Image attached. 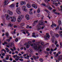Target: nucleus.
<instances>
[{"label": "nucleus", "instance_id": "1", "mask_svg": "<svg viewBox=\"0 0 62 62\" xmlns=\"http://www.w3.org/2000/svg\"><path fill=\"white\" fill-rule=\"evenodd\" d=\"M31 41H29L27 43H25L24 45H26V48H29V46L31 45Z\"/></svg>", "mask_w": 62, "mask_h": 62}, {"label": "nucleus", "instance_id": "2", "mask_svg": "<svg viewBox=\"0 0 62 62\" xmlns=\"http://www.w3.org/2000/svg\"><path fill=\"white\" fill-rule=\"evenodd\" d=\"M31 41H29L27 43H25L24 45H26V48H29V46L31 45Z\"/></svg>", "mask_w": 62, "mask_h": 62}, {"label": "nucleus", "instance_id": "3", "mask_svg": "<svg viewBox=\"0 0 62 62\" xmlns=\"http://www.w3.org/2000/svg\"><path fill=\"white\" fill-rule=\"evenodd\" d=\"M23 18V15H20L18 17L17 21L18 22H20L22 19Z\"/></svg>", "mask_w": 62, "mask_h": 62}, {"label": "nucleus", "instance_id": "4", "mask_svg": "<svg viewBox=\"0 0 62 62\" xmlns=\"http://www.w3.org/2000/svg\"><path fill=\"white\" fill-rule=\"evenodd\" d=\"M42 48L41 46L39 45H38V48L37 49V50H40L39 52H41L42 51V50H41V49Z\"/></svg>", "mask_w": 62, "mask_h": 62}, {"label": "nucleus", "instance_id": "5", "mask_svg": "<svg viewBox=\"0 0 62 62\" xmlns=\"http://www.w3.org/2000/svg\"><path fill=\"white\" fill-rule=\"evenodd\" d=\"M39 23L40 25H45L44 22L43 20L39 21Z\"/></svg>", "mask_w": 62, "mask_h": 62}, {"label": "nucleus", "instance_id": "6", "mask_svg": "<svg viewBox=\"0 0 62 62\" xmlns=\"http://www.w3.org/2000/svg\"><path fill=\"white\" fill-rule=\"evenodd\" d=\"M50 37V36L49 35V33H47L46 34V37H45V39L46 40H48V39H49Z\"/></svg>", "mask_w": 62, "mask_h": 62}, {"label": "nucleus", "instance_id": "7", "mask_svg": "<svg viewBox=\"0 0 62 62\" xmlns=\"http://www.w3.org/2000/svg\"><path fill=\"white\" fill-rule=\"evenodd\" d=\"M3 51H4L5 53H6V50L4 49H3L1 51V52H2L1 53V54L2 55H3V56H5V53L3 52Z\"/></svg>", "mask_w": 62, "mask_h": 62}, {"label": "nucleus", "instance_id": "8", "mask_svg": "<svg viewBox=\"0 0 62 62\" xmlns=\"http://www.w3.org/2000/svg\"><path fill=\"white\" fill-rule=\"evenodd\" d=\"M10 18H11V22H16V18L14 17H11Z\"/></svg>", "mask_w": 62, "mask_h": 62}, {"label": "nucleus", "instance_id": "9", "mask_svg": "<svg viewBox=\"0 0 62 62\" xmlns=\"http://www.w3.org/2000/svg\"><path fill=\"white\" fill-rule=\"evenodd\" d=\"M7 13L8 14H9V15H12L13 14V13L9 10L7 11Z\"/></svg>", "mask_w": 62, "mask_h": 62}, {"label": "nucleus", "instance_id": "10", "mask_svg": "<svg viewBox=\"0 0 62 62\" xmlns=\"http://www.w3.org/2000/svg\"><path fill=\"white\" fill-rule=\"evenodd\" d=\"M37 28L38 30H39L41 29V27L40 26L39 24L37 25Z\"/></svg>", "mask_w": 62, "mask_h": 62}, {"label": "nucleus", "instance_id": "11", "mask_svg": "<svg viewBox=\"0 0 62 62\" xmlns=\"http://www.w3.org/2000/svg\"><path fill=\"white\" fill-rule=\"evenodd\" d=\"M32 7H33V8H38L37 6L35 4H32Z\"/></svg>", "mask_w": 62, "mask_h": 62}, {"label": "nucleus", "instance_id": "12", "mask_svg": "<svg viewBox=\"0 0 62 62\" xmlns=\"http://www.w3.org/2000/svg\"><path fill=\"white\" fill-rule=\"evenodd\" d=\"M9 3V2H8V1H6L4 2V3H3V4L4 5H6L8 4Z\"/></svg>", "mask_w": 62, "mask_h": 62}, {"label": "nucleus", "instance_id": "13", "mask_svg": "<svg viewBox=\"0 0 62 62\" xmlns=\"http://www.w3.org/2000/svg\"><path fill=\"white\" fill-rule=\"evenodd\" d=\"M26 18H27V20L29 19V16L28 15H26Z\"/></svg>", "mask_w": 62, "mask_h": 62}, {"label": "nucleus", "instance_id": "14", "mask_svg": "<svg viewBox=\"0 0 62 62\" xmlns=\"http://www.w3.org/2000/svg\"><path fill=\"white\" fill-rule=\"evenodd\" d=\"M27 6L28 8H31V5L29 3L27 4Z\"/></svg>", "mask_w": 62, "mask_h": 62}, {"label": "nucleus", "instance_id": "15", "mask_svg": "<svg viewBox=\"0 0 62 62\" xmlns=\"http://www.w3.org/2000/svg\"><path fill=\"white\" fill-rule=\"evenodd\" d=\"M54 36H55V37H56L57 38H58L59 36V34H54Z\"/></svg>", "mask_w": 62, "mask_h": 62}, {"label": "nucleus", "instance_id": "16", "mask_svg": "<svg viewBox=\"0 0 62 62\" xmlns=\"http://www.w3.org/2000/svg\"><path fill=\"white\" fill-rule=\"evenodd\" d=\"M38 20H37L36 21H35L34 23L32 24L33 26H34V24H36V23H38Z\"/></svg>", "mask_w": 62, "mask_h": 62}, {"label": "nucleus", "instance_id": "17", "mask_svg": "<svg viewBox=\"0 0 62 62\" xmlns=\"http://www.w3.org/2000/svg\"><path fill=\"white\" fill-rule=\"evenodd\" d=\"M15 7L14 5V4H13L10 5V8H14Z\"/></svg>", "mask_w": 62, "mask_h": 62}, {"label": "nucleus", "instance_id": "18", "mask_svg": "<svg viewBox=\"0 0 62 62\" xmlns=\"http://www.w3.org/2000/svg\"><path fill=\"white\" fill-rule=\"evenodd\" d=\"M47 7H48V8L49 9H50V10L52 9V8H51L49 5H48L47 6Z\"/></svg>", "mask_w": 62, "mask_h": 62}, {"label": "nucleus", "instance_id": "19", "mask_svg": "<svg viewBox=\"0 0 62 62\" xmlns=\"http://www.w3.org/2000/svg\"><path fill=\"white\" fill-rule=\"evenodd\" d=\"M25 31H26V33H27V34H28L27 35V36H30V33H29V32H28V31H27V30H25Z\"/></svg>", "mask_w": 62, "mask_h": 62}, {"label": "nucleus", "instance_id": "20", "mask_svg": "<svg viewBox=\"0 0 62 62\" xmlns=\"http://www.w3.org/2000/svg\"><path fill=\"white\" fill-rule=\"evenodd\" d=\"M21 5H23V4H25L26 3L25 2V1H21Z\"/></svg>", "mask_w": 62, "mask_h": 62}, {"label": "nucleus", "instance_id": "21", "mask_svg": "<svg viewBox=\"0 0 62 62\" xmlns=\"http://www.w3.org/2000/svg\"><path fill=\"white\" fill-rule=\"evenodd\" d=\"M5 36H6L7 38H8V32H7L5 34Z\"/></svg>", "mask_w": 62, "mask_h": 62}, {"label": "nucleus", "instance_id": "22", "mask_svg": "<svg viewBox=\"0 0 62 62\" xmlns=\"http://www.w3.org/2000/svg\"><path fill=\"white\" fill-rule=\"evenodd\" d=\"M21 10V8H17L16 9V11H20Z\"/></svg>", "mask_w": 62, "mask_h": 62}, {"label": "nucleus", "instance_id": "23", "mask_svg": "<svg viewBox=\"0 0 62 62\" xmlns=\"http://www.w3.org/2000/svg\"><path fill=\"white\" fill-rule=\"evenodd\" d=\"M34 48L35 50H37V49H38V46L37 47V46H36L34 47Z\"/></svg>", "mask_w": 62, "mask_h": 62}, {"label": "nucleus", "instance_id": "24", "mask_svg": "<svg viewBox=\"0 0 62 62\" xmlns=\"http://www.w3.org/2000/svg\"><path fill=\"white\" fill-rule=\"evenodd\" d=\"M32 36H33L34 38H36V36H35V33H32Z\"/></svg>", "mask_w": 62, "mask_h": 62}, {"label": "nucleus", "instance_id": "25", "mask_svg": "<svg viewBox=\"0 0 62 62\" xmlns=\"http://www.w3.org/2000/svg\"><path fill=\"white\" fill-rule=\"evenodd\" d=\"M6 19L7 20H9V19H10V16H9L6 17Z\"/></svg>", "mask_w": 62, "mask_h": 62}, {"label": "nucleus", "instance_id": "26", "mask_svg": "<svg viewBox=\"0 0 62 62\" xmlns=\"http://www.w3.org/2000/svg\"><path fill=\"white\" fill-rule=\"evenodd\" d=\"M41 6H44V7H46V4H45L43 3L41 4Z\"/></svg>", "mask_w": 62, "mask_h": 62}, {"label": "nucleus", "instance_id": "27", "mask_svg": "<svg viewBox=\"0 0 62 62\" xmlns=\"http://www.w3.org/2000/svg\"><path fill=\"white\" fill-rule=\"evenodd\" d=\"M54 1H53V4H55V2L56 1H58V0H54Z\"/></svg>", "mask_w": 62, "mask_h": 62}, {"label": "nucleus", "instance_id": "28", "mask_svg": "<svg viewBox=\"0 0 62 62\" xmlns=\"http://www.w3.org/2000/svg\"><path fill=\"white\" fill-rule=\"evenodd\" d=\"M16 12L17 13H18V14H21V12L20 11H16Z\"/></svg>", "mask_w": 62, "mask_h": 62}, {"label": "nucleus", "instance_id": "29", "mask_svg": "<svg viewBox=\"0 0 62 62\" xmlns=\"http://www.w3.org/2000/svg\"><path fill=\"white\" fill-rule=\"evenodd\" d=\"M29 53L31 54H32L33 51L32 50H30L29 51Z\"/></svg>", "mask_w": 62, "mask_h": 62}, {"label": "nucleus", "instance_id": "30", "mask_svg": "<svg viewBox=\"0 0 62 62\" xmlns=\"http://www.w3.org/2000/svg\"><path fill=\"white\" fill-rule=\"evenodd\" d=\"M5 17H6V18H7V17H8L9 16L8 15V14H6L5 15Z\"/></svg>", "mask_w": 62, "mask_h": 62}, {"label": "nucleus", "instance_id": "31", "mask_svg": "<svg viewBox=\"0 0 62 62\" xmlns=\"http://www.w3.org/2000/svg\"><path fill=\"white\" fill-rule=\"evenodd\" d=\"M24 23H23L21 24V26L22 27L23 26H24Z\"/></svg>", "mask_w": 62, "mask_h": 62}, {"label": "nucleus", "instance_id": "32", "mask_svg": "<svg viewBox=\"0 0 62 62\" xmlns=\"http://www.w3.org/2000/svg\"><path fill=\"white\" fill-rule=\"evenodd\" d=\"M37 12L38 13H39V12H40V8H39L37 10Z\"/></svg>", "mask_w": 62, "mask_h": 62}, {"label": "nucleus", "instance_id": "33", "mask_svg": "<svg viewBox=\"0 0 62 62\" xmlns=\"http://www.w3.org/2000/svg\"><path fill=\"white\" fill-rule=\"evenodd\" d=\"M6 60H8L9 59V56L8 55H7V57H6Z\"/></svg>", "mask_w": 62, "mask_h": 62}, {"label": "nucleus", "instance_id": "34", "mask_svg": "<svg viewBox=\"0 0 62 62\" xmlns=\"http://www.w3.org/2000/svg\"><path fill=\"white\" fill-rule=\"evenodd\" d=\"M8 25H9V26H10V27H12V26H13V24L10 23H9L8 24Z\"/></svg>", "mask_w": 62, "mask_h": 62}, {"label": "nucleus", "instance_id": "35", "mask_svg": "<svg viewBox=\"0 0 62 62\" xmlns=\"http://www.w3.org/2000/svg\"><path fill=\"white\" fill-rule=\"evenodd\" d=\"M11 46L12 47L13 46H14V43H13L12 42L11 43Z\"/></svg>", "mask_w": 62, "mask_h": 62}, {"label": "nucleus", "instance_id": "36", "mask_svg": "<svg viewBox=\"0 0 62 62\" xmlns=\"http://www.w3.org/2000/svg\"><path fill=\"white\" fill-rule=\"evenodd\" d=\"M8 44L7 43V42H4V43H3L2 44L3 45H5V44H6V45H7V44Z\"/></svg>", "mask_w": 62, "mask_h": 62}, {"label": "nucleus", "instance_id": "37", "mask_svg": "<svg viewBox=\"0 0 62 62\" xmlns=\"http://www.w3.org/2000/svg\"><path fill=\"white\" fill-rule=\"evenodd\" d=\"M11 39H6L7 41L8 42H10V40Z\"/></svg>", "mask_w": 62, "mask_h": 62}, {"label": "nucleus", "instance_id": "38", "mask_svg": "<svg viewBox=\"0 0 62 62\" xmlns=\"http://www.w3.org/2000/svg\"><path fill=\"white\" fill-rule=\"evenodd\" d=\"M40 61V62H43V59L42 58H40L39 60Z\"/></svg>", "mask_w": 62, "mask_h": 62}, {"label": "nucleus", "instance_id": "39", "mask_svg": "<svg viewBox=\"0 0 62 62\" xmlns=\"http://www.w3.org/2000/svg\"><path fill=\"white\" fill-rule=\"evenodd\" d=\"M32 57H33L35 60L36 59V56H33Z\"/></svg>", "mask_w": 62, "mask_h": 62}, {"label": "nucleus", "instance_id": "40", "mask_svg": "<svg viewBox=\"0 0 62 62\" xmlns=\"http://www.w3.org/2000/svg\"><path fill=\"white\" fill-rule=\"evenodd\" d=\"M29 13L30 14H31V15H32V14H33V12L31 11H30L29 12Z\"/></svg>", "mask_w": 62, "mask_h": 62}, {"label": "nucleus", "instance_id": "41", "mask_svg": "<svg viewBox=\"0 0 62 62\" xmlns=\"http://www.w3.org/2000/svg\"><path fill=\"white\" fill-rule=\"evenodd\" d=\"M5 17V16H4V15H3L1 16V18L2 19H4V17Z\"/></svg>", "mask_w": 62, "mask_h": 62}, {"label": "nucleus", "instance_id": "42", "mask_svg": "<svg viewBox=\"0 0 62 62\" xmlns=\"http://www.w3.org/2000/svg\"><path fill=\"white\" fill-rule=\"evenodd\" d=\"M58 23L59 24H61V21L60 20L58 21Z\"/></svg>", "mask_w": 62, "mask_h": 62}, {"label": "nucleus", "instance_id": "43", "mask_svg": "<svg viewBox=\"0 0 62 62\" xmlns=\"http://www.w3.org/2000/svg\"><path fill=\"white\" fill-rule=\"evenodd\" d=\"M46 50H47V51H50L51 50V49L49 48H47Z\"/></svg>", "mask_w": 62, "mask_h": 62}, {"label": "nucleus", "instance_id": "44", "mask_svg": "<svg viewBox=\"0 0 62 62\" xmlns=\"http://www.w3.org/2000/svg\"><path fill=\"white\" fill-rule=\"evenodd\" d=\"M15 40L16 42H17V41H18V38H16V39Z\"/></svg>", "mask_w": 62, "mask_h": 62}, {"label": "nucleus", "instance_id": "45", "mask_svg": "<svg viewBox=\"0 0 62 62\" xmlns=\"http://www.w3.org/2000/svg\"><path fill=\"white\" fill-rule=\"evenodd\" d=\"M25 6H24L22 8L23 9H25Z\"/></svg>", "mask_w": 62, "mask_h": 62}, {"label": "nucleus", "instance_id": "46", "mask_svg": "<svg viewBox=\"0 0 62 62\" xmlns=\"http://www.w3.org/2000/svg\"><path fill=\"white\" fill-rule=\"evenodd\" d=\"M45 11L47 12V13H49V11L45 10Z\"/></svg>", "mask_w": 62, "mask_h": 62}, {"label": "nucleus", "instance_id": "47", "mask_svg": "<svg viewBox=\"0 0 62 62\" xmlns=\"http://www.w3.org/2000/svg\"><path fill=\"white\" fill-rule=\"evenodd\" d=\"M19 60H20V61H23V59H20Z\"/></svg>", "mask_w": 62, "mask_h": 62}, {"label": "nucleus", "instance_id": "48", "mask_svg": "<svg viewBox=\"0 0 62 62\" xmlns=\"http://www.w3.org/2000/svg\"><path fill=\"white\" fill-rule=\"evenodd\" d=\"M6 59H3V61L4 62H7V61H6Z\"/></svg>", "mask_w": 62, "mask_h": 62}, {"label": "nucleus", "instance_id": "49", "mask_svg": "<svg viewBox=\"0 0 62 62\" xmlns=\"http://www.w3.org/2000/svg\"><path fill=\"white\" fill-rule=\"evenodd\" d=\"M37 16L38 17H39L40 16V14H38L37 15Z\"/></svg>", "mask_w": 62, "mask_h": 62}, {"label": "nucleus", "instance_id": "50", "mask_svg": "<svg viewBox=\"0 0 62 62\" xmlns=\"http://www.w3.org/2000/svg\"><path fill=\"white\" fill-rule=\"evenodd\" d=\"M45 26H44L42 27L41 29H43L44 28H45Z\"/></svg>", "mask_w": 62, "mask_h": 62}, {"label": "nucleus", "instance_id": "51", "mask_svg": "<svg viewBox=\"0 0 62 62\" xmlns=\"http://www.w3.org/2000/svg\"><path fill=\"white\" fill-rule=\"evenodd\" d=\"M39 43V44H41V45H43V44H43L42 43H40V42H39L38 43Z\"/></svg>", "mask_w": 62, "mask_h": 62}, {"label": "nucleus", "instance_id": "52", "mask_svg": "<svg viewBox=\"0 0 62 62\" xmlns=\"http://www.w3.org/2000/svg\"><path fill=\"white\" fill-rule=\"evenodd\" d=\"M24 11H25V12H27V9H24Z\"/></svg>", "mask_w": 62, "mask_h": 62}, {"label": "nucleus", "instance_id": "53", "mask_svg": "<svg viewBox=\"0 0 62 62\" xmlns=\"http://www.w3.org/2000/svg\"><path fill=\"white\" fill-rule=\"evenodd\" d=\"M59 29V27H58V26H57V27L55 29Z\"/></svg>", "mask_w": 62, "mask_h": 62}, {"label": "nucleus", "instance_id": "54", "mask_svg": "<svg viewBox=\"0 0 62 62\" xmlns=\"http://www.w3.org/2000/svg\"><path fill=\"white\" fill-rule=\"evenodd\" d=\"M9 60H10V61H12V59L11 58H10Z\"/></svg>", "mask_w": 62, "mask_h": 62}, {"label": "nucleus", "instance_id": "55", "mask_svg": "<svg viewBox=\"0 0 62 62\" xmlns=\"http://www.w3.org/2000/svg\"><path fill=\"white\" fill-rule=\"evenodd\" d=\"M58 53H57L55 55V57H57V56H58Z\"/></svg>", "mask_w": 62, "mask_h": 62}, {"label": "nucleus", "instance_id": "56", "mask_svg": "<svg viewBox=\"0 0 62 62\" xmlns=\"http://www.w3.org/2000/svg\"><path fill=\"white\" fill-rule=\"evenodd\" d=\"M5 49L6 50H7V51H8V50H9V49L7 47H6L5 48Z\"/></svg>", "mask_w": 62, "mask_h": 62}, {"label": "nucleus", "instance_id": "57", "mask_svg": "<svg viewBox=\"0 0 62 62\" xmlns=\"http://www.w3.org/2000/svg\"><path fill=\"white\" fill-rule=\"evenodd\" d=\"M60 45L61 46H62V42H60Z\"/></svg>", "mask_w": 62, "mask_h": 62}, {"label": "nucleus", "instance_id": "58", "mask_svg": "<svg viewBox=\"0 0 62 62\" xmlns=\"http://www.w3.org/2000/svg\"><path fill=\"white\" fill-rule=\"evenodd\" d=\"M48 18H49V19H51V17L49 16V15L48 16H47Z\"/></svg>", "mask_w": 62, "mask_h": 62}, {"label": "nucleus", "instance_id": "59", "mask_svg": "<svg viewBox=\"0 0 62 62\" xmlns=\"http://www.w3.org/2000/svg\"><path fill=\"white\" fill-rule=\"evenodd\" d=\"M15 60L16 61H18V60H19V59H18V58H16L15 59Z\"/></svg>", "mask_w": 62, "mask_h": 62}, {"label": "nucleus", "instance_id": "60", "mask_svg": "<svg viewBox=\"0 0 62 62\" xmlns=\"http://www.w3.org/2000/svg\"><path fill=\"white\" fill-rule=\"evenodd\" d=\"M3 11H4V12H6V9H4L3 10Z\"/></svg>", "mask_w": 62, "mask_h": 62}, {"label": "nucleus", "instance_id": "61", "mask_svg": "<svg viewBox=\"0 0 62 62\" xmlns=\"http://www.w3.org/2000/svg\"><path fill=\"white\" fill-rule=\"evenodd\" d=\"M15 53L16 54H18V52L17 51H15Z\"/></svg>", "mask_w": 62, "mask_h": 62}, {"label": "nucleus", "instance_id": "62", "mask_svg": "<svg viewBox=\"0 0 62 62\" xmlns=\"http://www.w3.org/2000/svg\"><path fill=\"white\" fill-rule=\"evenodd\" d=\"M57 43V41H56L55 43V44L56 45Z\"/></svg>", "mask_w": 62, "mask_h": 62}, {"label": "nucleus", "instance_id": "63", "mask_svg": "<svg viewBox=\"0 0 62 62\" xmlns=\"http://www.w3.org/2000/svg\"><path fill=\"white\" fill-rule=\"evenodd\" d=\"M49 52H46L45 53V54H49Z\"/></svg>", "mask_w": 62, "mask_h": 62}, {"label": "nucleus", "instance_id": "64", "mask_svg": "<svg viewBox=\"0 0 62 62\" xmlns=\"http://www.w3.org/2000/svg\"><path fill=\"white\" fill-rule=\"evenodd\" d=\"M60 35L61 36V38H62V34H60Z\"/></svg>", "mask_w": 62, "mask_h": 62}]
</instances>
